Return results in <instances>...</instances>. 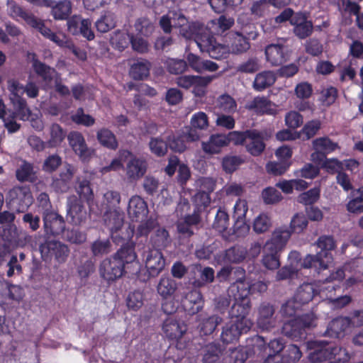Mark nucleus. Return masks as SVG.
<instances>
[{
    "mask_svg": "<svg viewBox=\"0 0 363 363\" xmlns=\"http://www.w3.org/2000/svg\"><path fill=\"white\" fill-rule=\"evenodd\" d=\"M182 306L189 315H193L200 312L204 306V299L201 291L193 289L187 292L182 300Z\"/></svg>",
    "mask_w": 363,
    "mask_h": 363,
    "instance_id": "a211bd4d",
    "label": "nucleus"
},
{
    "mask_svg": "<svg viewBox=\"0 0 363 363\" xmlns=\"http://www.w3.org/2000/svg\"><path fill=\"white\" fill-rule=\"evenodd\" d=\"M131 36L128 33L116 31L110 39L111 45L119 51L124 50L130 43Z\"/></svg>",
    "mask_w": 363,
    "mask_h": 363,
    "instance_id": "864d4df0",
    "label": "nucleus"
},
{
    "mask_svg": "<svg viewBox=\"0 0 363 363\" xmlns=\"http://www.w3.org/2000/svg\"><path fill=\"white\" fill-rule=\"evenodd\" d=\"M275 311L274 306L269 303L263 302L260 304L257 320L259 328L263 330H269L275 327L276 320L274 317Z\"/></svg>",
    "mask_w": 363,
    "mask_h": 363,
    "instance_id": "dca6fc26",
    "label": "nucleus"
},
{
    "mask_svg": "<svg viewBox=\"0 0 363 363\" xmlns=\"http://www.w3.org/2000/svg\"><path fill=\"white\" fill-rule=\"evenodd\" d=\"M23 298V289L18 285H14L6 281L0 280V304L7 301H19Z\"/></svg>",
    "mask_w": 363,
    "mask_h": 363,
    "instance_id": "a878e982",
    "label": "nucleus"
},
{
    "mask_svg": "<svg viewBox=\"0 0 363 363\" xmlns=\"http://www.w3.org/2000/svg\"><path fill=\"white\" fill-rule=\"evenodd\" d=\"M16 178L20 182H34L36 179V173L33 164L23 160L16 170Z\"/></svg>",
    "mask_w": 363,
    "mask_h": 363,
    "instance_id": "4c0bfd02",
    "label": "nucleus"
},
{
    "mask_svg": "<svg viewBox=\"0 0 363 363\" xmlns=\"http://www.w3.org/2000/svg\"><path fill=\"white\" fill-rule=\"evenodd\" d=\"M168 149L175 152H183L186 150V144L182 136L175 135L172 132L166 135Z\"/></svg>",
    "mask_w": 363,
    "mask_h": 363,
    "instance_id": "052dcab7",
    "label": "nucleus"
},
{
    "mask_svg": "<svg viewBox=\"0 0 363 363\" xmlns=\"http://www.w3.org/2000/svg\"><path fill=\"white\" fill-rule=\"evenodd\" d=\"M216 77V75L198 76L195 75L192 93L197 97H203L207 93V87Z\"/></svg>",
    "mask_w": 363,
    "mask_h": 363,
    "instance_id": "a19ab883",
    "label": "nucleus"
},
{
    "mask_svg": "<svg viewBox=\"0 0 363 363\" xmlns=\"http://www.w3.org/2000/svg\"><path fill=\"white\" fill-rule=\"evenodd\" d=\"M169 232L164 228H159L150 238L154 248L161 249L167 246L169 242Z\"/></svg>",
    "mask_w": 363,
    "mask_h": 363,
    "instance_id": "5fc2aeb1",
    "label": "nucleus"
},
{
    "mask_svg": "<svg viewBox=\"0 0 363 363\" xmlns=\"http://www.w3.org/2000/svg\"><path fill=\"white\" fill-rule=\"evenodd\" d=\"M186 330L187 327L184 323L172 317L167 318L162 325L164 334L169 340L176 342V347L179 350L186 349L189 344L185 336Z\"/></svg>",
    "mask_w": 363,
    "mask_h": 363,
    "instance_id": "6e6552de",
    "label": "nucleus"
},
{
    "mask_svg": "<svg viewBox=\"0 0 363 363\" xmlns=\"http://www.w3.org/2000/svg\"><path fill=\"white\" fill-rule=\"evenodd\" d=\"M229 225V216L228 213L221 209H218L212 227L218 233L225 232Z\"/></svg>",
    "mask_w": 363,
    "mask_h": 363,
    "instance_id": "13d9d810",
    "label": "nucleus"
},
{
    "mask_svg": "<svg viewBox=\"0 0 363 363\" xmlns=\"http://www.w3.org/2000/svg\"><path fill=\"white\" fill-rule=\"evenodd\" d=\"M284 342L281 338H275L270 340L266 348L267 357L265 358L266 362L268 363L275 362L279 360L281 355L280 352L284 349Z\"/></svg>",
    "mask_w": 363,
    "mask_h": 363,
    "instance_id": "58836bf2",
    "label": "nucleus"
},
{
    "mask_svg": "<svg viewBox=\"0 0 363 363\" xmlns=\"http://www.w3.org/2000/svg\"><path fill=\"white\" fill-rule=\"evenodd\" d=\"M50 134V138L47 142L48 147H57L60 146L66 137V132L57 123L52 124Z\"/></svg>",
    "mask_w": 363,
    "mask_h": 363,
    "instance_id": "49530a36",
    "label": "nucleus"
},
{
    "mask_svg": "<svg viewBox=\"0 0 363 363\" xmlns=\"http://www.w3.org/2000/svg\"><path fill=\"white\" fill-rule=\"evenodd\" d=\"M116 26V16L111 11H105L95 22V27L99 33H105Z\"/></svg>",
    "mask_w": 363,
    "mask_h": 363,
    "instance_id": "79ce46f5",
    "label": "nucleus"
},
{
    "mask_svg": "<svg viewBox=\"0 0 363 363\" xmlns=\"http://www.w3.org/2000/svg\"><path fill=\"white\" fill-rule=\"evenodd\" d=\"M150 67L151 64L147 60H138L131 65L129 75L134 80H143L149 76Z\"/></svg>",
    "mask_w": 363,
    "mask_h": 363,
    "instance_id": "f704fd0d",
    "label": "nucleus"
},
{
    "mask_svg": "<svg viewBox=\"0 0 363 363\" xmlns=\"http://www.w3.org/2000/svg\"><path fill=\"white\" fill-rule=\"evenodd\" d=\"M218 108L228 114L234 113L237 111V103L229 94H225L218 98Z\"/></svg>",
    "mask_w": 363,
    "mask_h": 363,
    "instance_id": "bf43d9fd",
    "label": "nucleus"
},
{
    "mask_svg": "<svg viewBox=\"0 0 363 363\" xmlns=\"http://www.w3.org/2000/svg\"><path fill=\"white\" fill-rule=\"evenodd\" d=\"M315 316L313 313H306L284 323L281 333L293 340H300L306 338L307 330L315 326Z\"/></svg>",
    "mask_w": 363,
    "mask_h": 363,
    "instance_id": "39448f33",
    "label": "nucleus"
},
{
    "mask_svg": "<svg viewBox=\"0 0 363 363\" xmlns=\"http://www.w3.org/2000/svg\"><path fill=\"white\" fill-rule=\"evenodd\" d=\"M177 289V284L169 277H162L157 286V291L163 299L171 298Z\"/></svg>",
    "mask_w": 363,
    "mask_h": 363,
    "instance_id": "c9c22d12",
    "label": "nucleus"
},
{
    "mask_svg": "<svg viewBox=\"0 0 363 363\" xmlns=\"http://www.w3.org/2000/svg\"><path fill=\"white\" fill-rule=\"evenodd\" d=\"M320 251L316 255H307L301 265L303 268H315L318 272L326 269L333 262V257L331 251L336 247L335 240L333 235H320L316 242Z\"/></svg>",
    "mask_w": 363,
    "mask_h": 363,
    "instance_id": "7ed1b4c3",
    "label": "nucleus"
},
{
    "mask_svg": "<svg viewBox=\"0 0 363 363\" xmlns=\"http://www.w3.org/2000/svg\"><path fill=\"white\" fill-rule=\"evenodd\" d=\"M274 104L265 96H255L245 104V108L257 115H274L276 113Z\"/></svg>",
    "mask_w": 363,
    "mask_h": 363,
    "instance_id": "4be33fe9",
    "label": "nucleus"
},
{
    "mask_svg": "<svg viewBox=\"0 0 363 363\" xmlns=\"http://www.w3.org/2000/svg\"><path fill=\"white\" fill-rule=\"evenodd\" d=\"M247 324L241 325L235 321L230 320L223 328L220 339L223 343L230 344L237 341L242 333H247L251 328Z\"/></svg>",
    "mask_w": 363,
    "mask_h": 363,
    "instance_id": "f3484780",
    "label": "nucleus"
},
{
    "mask_svg": "<svg viewBox=\"0 0 363 363\" xmlns=\"http://www.w3.org/2000/svg\"><path fill=\"white\" fill-rule=\"evenodd\" d=\"M229 292L234 298V303L229 311L230 320L243 325L246 323H248L247 326L251 328L252 322L247 317L251 308V301L250 297H247V291L244 289L242 293L230 290Z\"/></svg>",
    "mask_w": 363,
    "mask_h": 363,
    "instance_id": "0eeeda50",
    "label": "nucleus"
},
{
    "mask_svg": "<svg viewBox=\"0 0 363 363\" xmlns=\"http://www.w3.org/2000/svg\"><path fill=\"white\" fill-rule=\"evenodd\" d=\"M147 203L139 196H132L129 201L128 213L129 216L136 222L143 220L148 214Z\"/></svg>",
    "mask_w": 363,
    "mask_h": 363,
    "instance_id": "5701e85b",
    "label": "nucleus"
},
{
    "mask_svg": "<svg viewBox=\"0 0 363 363\" xmlns=\"http://www.w3.org/2000/svg\"><path fill=\"white\" fill-rule=\"evenodd\" d=\"M96 138L99 144L111 150L118 147V142L115 134L109 129L102 128L96 133Z\"/></svg>",
    "mask_w": 363,
    "mask_h": 363,
    "instance_id": "e433bc0d",
    "label": "nucleus"
},
{
    "mask_svg": "<svg viewBox=\"0 0 363 363\" xmlns=\"http://www.w3.org/2000/svg\"><path fill=\"white\" fill-rule=\"evenodd\" d=\"M323 292V288L320 289L315 283H303L298 288L294 298L303 306L308 303L316 295Z\"/></svg>",
    "mask_w": 363,
    "mask_h": 363,
    "instance_id": "aec40b11",
    "label": "nucleus"
},
{
    "mask_svg": "<svg viewBox=\"0 0 363 363\" xmlns=\"http://www.w3.org/2000/svg\"><path fill=\"white\" fill-rule=\"evenodd\" d=\"M10 203L15 206L17 211L23 212L30 206L33 202L32 193L28 186H14L9 192Z\"/></svg>",
    "mask_w": 363,
    "mask_h": 363,
    "instance_id": "f8f14e48",
    "label": "nucleus"
},
{
    "mask_svg": "<svg viewBox=\"0 0 363 363\" xmlns=\"http://www.w3.org/2000/svg\"><path fill=\"white\" fill-rule=\"evenodd\" d=\"M233 39L230 44V49L233 53L241 54L247 52L250 48V43L239 32L233 34Z\"/></svg>",
    "mask_w": 363,
    "mask_h": 363,
    "instance_id": "8fccbe9b",
    "label": "nucleus"
},
{
    "mask_svg": "<svg viewBox=\"0 0 363 363\" xmlns=\"http://www.w3.org/2000/svg\"><path fill=\"white\" fill-rule=\"evenodd\" d=\"M222 348L219 344L210 343L205 347L203 356V363H216L220 357Z\"/></svg>",
    "mask_w": 363,
    "mask_h": 363,
    "instance_id": "603ef678",
    "label": "nucleus"
},
{
    "mask_svg": "<svg viewBox=\"0 0 363 363\" xmlns=\"http://www.w3.org/2000/svg\"><path fill=\"white\" fill-rule=\"evenodd\" d=\"M265 146L263 134L255 129H252L245 144L247 151L252 156H259L264 152Z\"/></svg>",
    "mask_w": 363,
    "mask_h": 363,
    "instance_id": "7c9ffc66",
    "label": "nucleus"
},
{
    "mask_svg": "<svg viewBox=\"0 0 363 363\" xmlns=\"http://www.w3.org/2000/svg\"><path fill=\"white\" fill-rule=\"evenodd\" d=\"M247 251L239 245H234L225 250L223 261L225 263H240L246 257Z\"/></svg>",
    "mask_w": 363,
    "mask_h": 363,
    "instance_id": "37998d69",
    "label": "nucleus"
},
{
    "mask_svg": "<svg viewBox=\"0 0 363 363\" xmlns=\"http://www.w3.org/2000/svg\"><path fill=\"white\" fill-rule=\"evenodd\" d=\"M276 78L271 71L258 73L253 82V88L258 91H263L274 84Z\"/></svg>",
    "mask_w": 363,
    "mask_h": 363,
    "instance_id": "c03bdc74",
    "label": "nucleus"
},
{
    "mask_svg": "<svg viewBox=\"0 0 363 363\" xmlns=\"http://www.w3.org/2000/svg\"><path fill=\"white\" fill-rule=\"evenodd\" d=\"M222 320V318L216 315L203 319L199 325L201 335H209L212 334L217 326L221 323Z\"/></svg>",
    "mask_w": 363,
    "mask_h": 363,
    "instance_id": "3c124183",
    "label": "nucleus"
},
{
    "mask_svg": "<svg viewBox=\"0 0 363 363\" xmlns=\"http://www.w3.org/2000/svg\"><path fill=\"white\" fill-rule=\"evenodd\" d=\"M135 30L141 35L148 37L154 31L155 26L147 18H140L135 23Z\"/></svg>",
    "mask_w": 363,
    "mask_h": 363,
    "instance_id": "338daca9",
    "label": "nucleus"
},
{
    "mask_svg": "<svg viewBox=\"0 0 363 363\" xmlns=\"http://www.w3.org/2000/svg\"><path fill=\"white\" fill-rule=\"evenodd\" d=\"M252 129L246 130L245 131H232L225 134L228 140V145L233 143L235 145H245L252 133Z\"/></svg>",
    "mask_w": 363,
    "mask_h": 363,
    "instance_id": "e2e57ef3",
    "label": "nucleus"
},
{
    "mask_svg": "<svg viewBox=\"0 0 363 363\" xmlns=\"http://www.w3.org/2000/svg\"><path fill=\"white\" fill-rule=\"evenodd\" d=\"M104 224L110 233L123 227L124 213L120 208L106 209L104 215Z\"/></svg>",
    "mask_w": 363,
    "mask_h": 363,
    "instance_id": "c756f323",
    "label": "nucleus"
},
{
    "mask_svg": "<svg viewBox=\"0 0 363 363\" xmlns=\"http://www.w3.org/2000/svg\"><path fill=\"white\" fill-rule=\"evenodd\" d=\"M32 67L34 72L47 86L52 84L55 76L57 74L56 69L39 60L35 53L33 54Z\"/></svg>",
    "mask_w": 363,
    "mask_h": 363,
    "instance_id": "412c9836",
    "label": "nucleus"
},
{
    "mask_svg": "<svg viewBox=\"0 0 363 363\" xmlns=\"http://www.w3.org/2000/svg\"><path fill=\"white\" fill-rule=\"evenodd\" d=\"M111 247V244L108 239H98L91 244V250L92 254L97 257L108 254L110 252Z\"/></svg>",
    "mask_w": 363,
    "mask_h": 363,
    "instance_id": "69168bd1",
    "label": "nucleus"
},
{
    "mask_svg": "<svg viewBox=\"0 0 363 363\" xmlns=\"http://www.w3.org/2000/svg\"><path fill=\"white\" fill-rule=\"evenodd\" d=\"M39 250L43 260H50L54 257L60 264L66 262L69 254V249L67 245L53 240H45L40 245Z\"/></svg>",
    "mask_w": 363,
    "mask_h": 363,
    "instance_id": "1a4fd4ad",
    "label": "nucleus"
},
{
    "mask_svg": "<svg viewBox=\"0 0 363 363\" xmlns=\"http://www.w3.org/2000/svg\"><path fill=\"white\" fill-rule=\"evenodd\" d=\"M146 272L141 271L138 274V278L143 282L147 281L150 278L157 277L165 267V259L160 249L148 248L143 254Z\"/></svg>",
    "mask_w": 363,
    "mask_h": 363,
    "instance_id": "423d86ee",
    "label": "nucleus"
},
{
    "mask_svg": "<svg viewBox=\"0 0 363 363\" xmlns=\"http://www.w3.org/2000/svg\"><path fill=\"white\" fill-rule=\"evenodd\" d=\"M301 305L298 303L296 300L293 297L291 299L286 301L282 304L280 313L282 317H292L296 315L297 311L301 310Z\"/></svg>",
    "mask_w": 363,
    "mask_h": 363,
    "instance_id": "0e129e2a",
    "label": "nucleus"
},
{
    "mask_svg": "<svg viewBox=\"0 0 363 363\" xmlns=\"http://www.w3.org/2000/svg\"><path fill=\"white\" fill-rule=\"evenodd\" d=\"M234 23L233 18H227L225 15H221L219 18L211 20L206 28L211 35H219L229 30Z\"/></svg>",
    "mask_w": 363,
    "mask_h": 363,
    "instance_id": "72a5a7b5",
    "label": "nucleus"
},
{
    "mask_svg": "<svg viewBox=\"0 0 363 363\" xmlns=\"http://www.w3.org/2000/svg\"><path fill=\"white\" fill-rule=\"evenodd\" d=\"M43 220L46 234L59 235L65 231V221L64 218L56 212H44Z\"/></svg>",
    "mask_w": 363,
    "mask_h": 363,
    "instance_id": "2eb2a0df",
    "label": "nucleus"
},
{
    "mask_svg": "<svg viewBox=\"0 0 363 363\" xmlns=\"http://www.w3.org/2000/svg\"><path fill=\"white\" fill-rule=\"evenodd\" d=\"M87 218L88 213L83 202L76 196L69 197L66 216L67 222L73 225H81L86 222Z\"/></svg>",
    "mask_w": 363,
    "mask_h": 363,
    "instance_id": "9b49d317",
    "label": "nucleus"
},
{
    "mask_svg": "<svg viewBox=\"0 0 363 363\" xmlns=\"http://www.w3.org/2000/svg\"><path fill=\"white\" fill-rule=\"evenodd\" d=\"M271 218L266 213H260L254 220L252 228L257 233H264L269 230L272 226Z\"/></svg>",
    "mask_w": 363,
    "mask_h": 363,
    "instance_id": "6e6d98bb",
    "label": "nucleus"
},
{
    "mask_svg": "<svg viewBox=\"0 0 363 363\" xmlns=\"http://www.w3.org/2000/svg\"><path fill=\"white\" fill-rule=\"evenodd\" d=\"M67 140L69 145L82 161L86 162L90 160L94 150L87 147L85 139L81 133L77 131L70 132L67 135Z\"/></svg>",
    "mask_w": 363,
    "mask_h": 363,
    "instance_id": "ddd939ff",
    "label": "nucleus"
},
{
    "mask_svg": "<svg viewBox=\"0 0 363 363\" xmlns=\"http://www.w3.org/2000/svg\"><path fill=\"white\" fill-rule=\"evenodd\" d=\"M308 224V218L303 213H296L291 218L289 227H286L291 232V235L294 233L299 234L306 229Z\"/></svg>",
    "mask_w": 363,
    "mask_h": 363,
    "instance_id": "de8ad7c7",
    "label": "nucleus"
},
{
    "mask_svg": "<svg viewBox=\"0 0 363 363\" xmlns=\"http://www.w3.org/2000/svg\"><path fill=\"white\" fill-rule=\"evenodd\" d=\"M291 232L286 227H278L274 229L272 237L264 246V255L262 264L268 269L274 270L280 266V253L285 248Z\"/></svg>",
    "mask_w": 363,
    "mask_h": 363,
    "instance_id": "f03ea898",
    "label": "nucleus"
},
{
    "mask_svg": "<svg viewBox=\"0 0 363 363\" xmlns=\"http://www.w3.org/2000/svg\"><path fill=\"white\" fill-rule=\"evenodd\" d=\"M320 194V189L315 187L302 193L298 196V201L300 203H303L306 206H312L319 199Z\"/></svg>",
    "mask_w": 363,
    "mask_h": 363,
    "instance_id": "774afa93",
    "label": "nucleus"
},
{
    "mask_svg": "<svg viewBox=\"0 0 363 363\" xmlns=\"http://www.w3.org/2000/svg\"><path fill=\"white\" fill-rule=\"evenodd\" d=\"M247 347H236L230 351L225 358V363H244L248 358L249 353Z\"/></svg>",
    "mask_w": 363,
    "mask_h": 363,
    "instance_id": "4d7b16f0",
    "label": "nucleus"
},
{
    "mask_svg": "<svg viewBox=\"0 0 363 363\" xmlns=\"http://www.w3.org/2000/svg\"><path fill=\"white\" fill-rule=\"evenodd\" d=\"M311 348L313 350L309 354V359L312 362H323L335 357L341 351V347L335 343L323 340H315L311 343Z\"/></svg>",
    "mask_w": 363,
    "mask_h": 363,
    "instance_id": "9d476101",
    "label": "nucleus"
},
{
    "mask_svg": "<svg viewBox=\"0 0 363 363\" xmlns=\"http://www.w3.org/2000/svg\"><path fill=\"white\" fill-rule=\"evenodd\" d=\"M146 172V163L144 160L134 157L127 164L126 174L129 179H136L142 177Z\"/></svg>",
    "mask_w": 363,
    "mask_h": 363,
    "instance_id": "ea45409f",
    "label": "nucleus"
},
{
    "mask_svg": "<svg viewBox=\"0 0 363 363\" xmlns=\"http://www.w3.org/2000/svg\"><path fill=\"white\" fill-rule=\"evenodd\" d=\"M137 259L134 245L129 243L121 247L113 255L100 263V277L108 284H111L125 274V265L133 263Z\"/></svg>",
    "mask_w": 363,
    "mask_h": 363,
    "instance_id": "f257e3e1",
    "label": "nucleus"
},
{
    "mask_svg": "<svg viewBox=\"0 0 363 363\" xmlns=\"http://www.w3.org/2000/svg\"><path fill=\"white\" fill-rule=\"evenodd\" d=\"M190 30L198 47L202 52H208L211 58L216 60L227 57L229 51L228 47L218 43L213 35L210 33L203 24L194 23L190 26Z\"/></svg>",
    "mask_w": 363,
    "mask_h": 363,
    "instance_id": "20e7f679",
    "label": "nucleus"
},
{
    "mask_svg": "<svg viewBox=\"0 0 363 363\" xmlns=\"http://www.w3.org/2000/svg\"><path fill=\"white\" fill-rule=\"evenodd\" d=\"M166 135L167 133H164L158 137H152L150 140V150L157 157H163L167 153L168 145Z\"/></svg>",
    "mask_w": 363,
    "mask_h": 363,
    "instance_id": "a18cd8bd",
    "label": "nucleus"
},
{
    "mask_svg": "<svg viewBox=\"0 0 363 363\" xmlns=\"http://www.w3.org/2000/svg\"><path fill=\"white\" fill-rule=\"evenodd\" d=\"M350 325V320L349 318H335L329 323L324 335L330 337L340 338L345 335V333Z\"/></svg>",
    "mask_w": 363,
    "mask_h": 363,
    "instance_id": "bb28decb",
    "label": "nucleus"
},
{
    "mask_svg": "<svg viewBox=\"0 0 363 363\" xmlns=\"http://www.w3.org/2000/svg\"><path fill=\"white\" fill-rule=\"evenodd\" d=\"M302 357L300 348L294 344L287 346L279 360L276 363H296Z\"/></svg>",
    "mask_w": 363,
    "mask_h": 363,
    "instance_id": "09e8293b",
    "label": "nucleus"
},
{
    "mask_svg": "<svg viewBox=\"0 0 363 363\" xmlns=\"http://www.w3.org/2000/svg\"><path fill=\"white\" fill-rule=\"evenodd\" d=\"M72 6L73 4L70 0H53L50 13L56 21H65L71 16Z\"/></svg>",
    "mask_w": 363,
    "mask_h": 363,
    "instance_id": "c85d7f7f",
    "label": "nucleus"
},
{
    "mask_svg": "<svg viewBox=\"0 0 363 363\" xmlns=\"http://www.w3.org/2000/svg\"><path fill=\"white\" fill-rule=\"evenodd\" d=\"M312 145L316 154L320 155L322 158L325 157L326 155L340 148L338 143L333 142L328 136L320 137L313 140Z\"/></svg>",
    "mask_w": 363,
    "mask_h": 363,
    "instance_id": "2f4dec72",
    "label": "nucleus"
},
{
    "mask_svg": "<svg viewBox=\"0 0 363 363\" xmlns=\"http://www.w3.org/2000/svg\"><path fill=\"white\" fill-rule=\"evenodd\" d=\"M267 284L264 281H258L252 284H250L245 279H240L230 286V291H240L242 293L243 289H245V291H247V297H249L250 294L265 292L267 290Z\"/></svg>",
    "mask_w": 363,
    "mask_h": 363,
    "instance_id": "cd10ccee",
    "label": "nucleus"
},
{
    "mask_svg": "<svg viewBox=\"0 0 363 363\" xmlns=\"http://www.w3.org/2000/svg\"><path fill=\"white\" fill-rule=\"evenodd\" d=\"M267 62L272 66H281L289 60L290 54L286 46L281 44H270L264 50Z\"/></svg>",
    "mask_w": 363,
    "mask_h": 363,
    "instance_id": "4468645a",
    "label": "nucleus"
},
{
    "mask_svg": "<svg viewBox=\"0 0 363 363\" xmlns=\"http://www.w3.org/2000/svg\"><path fill=\"white\" fill-rule=\"evenodd\" d=\"M111 239L116 245H121V247L124 245L133 243L134 247L135 243L132 241V238L135 234V228L131 225H128L126 227H122L121 230H115L110 233Z\"/></svg>",
    "mask_w": 363,
    "mask_h": 363,
    "instance_id": "473e14b6",
    "label": "nucleus"
},
{
    "mask_svg": "<svg viewBox=\"0 0 363 363\" xmlns=\"http://www.w3.org/2000/svg\"><path fill=\"white\" fill-rule=\"evenodd\" d=\"M74 189L79 196V200L86 202L89 206L93 205L94 194L89 179L84 177H78L75 182Z\"/></svg>",
    "mask_w": 363,
    "mask_h": 363,
    "instance_id": "393cba45",
    "label": "nucleus"
},
{
    "mask_svg": "<svg viewBox=\"0 0 363 363\" xmlns=\"http://www.w3.org/2000/svg\"><path fill=\"white\" fill-rule=\"evenodd\" d=\"M72 121L77 124L85 127L92 126L95 123V118L89 114L84 113V108L79 107L74 114L71 116Z\"/></svg>",
    "mask_w": 363,
    "mask_h": 363,
    "instance_id": "680f3d73",
    "label": "nucleus"
},
{
    "mask_svg": "<svg viewBox=\"0 0 363 363\" xmlns=\"http://www.w3.org/2000/svg\"><path fill=\"white\" fill-rule=\"evenodd\" d=\"M208 127V116L202 111L195 113L191 118V128L186 135L187 139L191 142L199 140L201 137L199 130H206Z\"/></svg>",
    "mask_w": 363,
    "mask_h": 363,
    "instance_id": "6ab92c4d",
    "label": "nucleus"
},
{
    "mask_svg": "<svg viewBox=\"0 0 363 363\" xmlns=\"http://www.w3.org/2000/svg\"><path fill=\"white\" fill-rule=\"evenodd\" d=\"M228 146V140L225 134H212L208 140L202 142L201 148L203 151L208 155H216L221 152L222 149Z\"/></svg>",
    "mask_w": 363,
    "mask_h": 363,
    "instance_id": "b1692460",
    "label": "nucleus"
}]
</instances>
